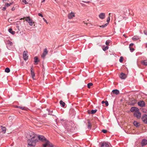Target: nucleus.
Instances as JSON below:
<instances>
[{"mask_svg":"<svg viewBox=\"0 0 147 147\" xmlns=\"http://www.w3.org/2000/svg\"><path fill=\"white\" fill-rule=\"evenodd\" d=\"M27 137L31 138L27 141L28 147H35L36 143L38 142L39 140L44 142L48 141L43 136L38 135L34 133L29 135Z\"/></svg>","mask_w":147,"mask_h":147,"instance_id":"nucleus-1","label":"nucleus"},{"mask_svg":"<svg viewBox=\"0 0 147 147\" xmlns=\"http://www.w3.org/2000/svg\"><path fill=\"white\" fill-rule=\"evenodd\" d=\"M23 19L28 22L30 26H32L33 24L34 23V22L32 21V20L30 18V16L24 17Z\"/></svg>","mask_w":147,"mask_h":147,"instance_id":"nucleus-2","label":"nucleus"},{"mask_svg":"<svg viewBox=\"0 0 147 147\" xmlns=\"http://www.w3.org/2000/svg\"><path fill=\"white\" fill-rule=\"evenodd\" d=\"M142 119L144 123L147 124V115H143L142 116Z\"/></svg>","mask_w":147,"mask_h":147,"instance_id":"nucleus-3","label":"nucleus"},{"mask_svg":"<svg viewBox=\"0 0 147 147\" xmlns=\"http://www.w3.org/2000/svg\"><path fill=\"white\" fill-rule=\"evenodd\" d=\"M45 144H43V146L44 147H46V146H48L49 147H53L52 144L49 141H47Z\"/></svg>","mask_w":147,"mask_h":147,"instance_id":"nucleus-4","label":"nucleus"},{"mask_svg":"<svg viewBox=\"0 0 147 147\" xmlns=\"http://www.w3.org/2000/svg\"><path fill=\"white\" fill-rule=\"evenodd\" d=\"M130 111L132 112H135V113L138 112L140 111L139 109L138 108L135 107H132L130 109Z\"/></svg>","mask_w":147,"mask_h":147,"instance_id":"nucleus-5","label":"nucleus"},{"mask_svg":"<svg viewBox=\"0 0 147 147\" xmlns=\"http://www.w3.org/2000/svg\"><path fill=\"white\" fill-rule=\"evenodd\" d=\"M134 116L136 117L138 119H139L141 118V114L140 112V111L136 113H134Z\"/></svg>","mask_w":147,"mask_h":147,"instance_id":"nucleus-6","label":"nucleus"},{"mask_svg":"<svg viewBox=\"0 0 147 147\" xmlns=\"http://www.w3.org/2000/svg\"><path fill=\"white\" fill-rule=\"evenodd\" d=\"M48 51L46 48L45 49H44L43 52L41 55V57L43 59H44L45 56L47 54Z\"/></svg>","mask_w":147,"mask_h":147,"instance_id":"nucleus-7","label":"nucleus"},{"mask_svg":"<svg viewBox=\"0 0 147 147\" xmlns=\"http://www.w3.org/2000/svg\"><path fill=\"white\" fill-rule=\"evenodd\" d=\"M27 51H24L23 53V56L24 59L25 60H26L28 59V55L27 54Z\"/></svg>","mask_w":147,"mask_h":147,"instance_id":"nucleus-8","label":"nucleus"},{"mask_svg":"<svg viewBox=\"0 0 147 147\" xmlns=\"http://www.w3.org/2000/svg\"><path fill=\"white\" fill-rule=\"evenodd\" d=\"M5 43L6 45V46L8 49L10 48V47L11 46H12L13 45L12 42L9 41L8 40L5 42Z\"/></svg>","mask_w":147,"mask_h":147,"instance_id":"nucleus-9","label":"nucleus"},{"mask_svg":"<svg viewBox=\"0 0 147 147\" xmlns=\"http://www.w3.org/2000/svg\"><path fill=\"white\" fill-rule=\"evenodd\" d=\"M138 105L141 107H144L145 106V102L143 100L140 101L138 103Z\"/></svg>","mask_w":147,"mask_h":147,"instance_id":"nucleus-10","label":"nucleus"},{"mask_svg":"<svg viewBox=\"0 0 147 147\" xmlns=\"http://www.w3.org/2000/svg\"><path fill=\"white\" fill-rule=\"evenodd\" d=\"M75 16L74 13L72 12H71V13H69L68 15V18L69 19H72Z\"/></svg>","mask_w":147,"mask_h":147,"instance_id":"nucleus-11","label":"nucleus"},{"mask_svg":"<svg viewBox=\"0 0 147 147\" xmlns=\"http://www.w3.org/2000/svg\"><path fill=\"white\" fill-rule=\"evenodd\" d=\"M141 146L143 147L147 144V140L145 139L142 140L141 143Z\"/></svg>","mask_w":147,"mask_h":147,"instance_id":"nucleus-12","label":"nucleus"},{"mask_svg":"<svg viewBox=\"0 0 147 147\" xmlns=\"http://www.w3.org/2000/svg\"><path fill=\"white\" fill-rule=\"evenodd\" d=\"M119 77L121 79H124L126 78V75L125 74L121 73Z\"/></svg>","mask_w":147,"mask_h":147,"instance_id":"nucleus-13","label":"nucleus"},{"mask_svg":"<svg viewBox=\"0 0 147 147\" xmlns=\"http://www.w3.org/2000/svg\"><path fill=\"white\" fill-rule=\"evenodd\" d=\"M101 147H109V144L104 142L101 144Z\"/></svg>","mask_w":147,"mask_h":147,"instance_id":"nucleus-14","label":"nucleus"},{"mask_svg":"<svg viewBox=\"0 0 147 147\" xmlns=\"http://www.w3.org/2000/svg\"><path fill=\"white\" fill-rule=\"evenodd\" d=\"M99 17L100 18L102 19H104L105 17V14L104 13H101L99 14Z\"/></svg>","mask_w":147,"mask_h":147,"instance_id":"nucleus-15","label":"nucleus"},{"mask_svg":"<svg viewBox=\"0 0 147 147\" xmlns=\"http://www.w3.org/2000/svg\"><path fill=\"white\" fill-rule=\"evenodd\" d=\"M31 72V75L32 78V79L33 80H34V77H35V74L34 73V71L33 70L32 67H31L30 69Z\"/></svg>","mask_w":147,"mask_h":147,"instance_id":"nucleus-16","label":"nucleus"},{"mask_svg":"<svg viewBox=\"0 0 147 147\" xmlns=\"http://www.w3.org/2000/svg\"><path fill=\"white\" fill-rule=\"evenodd\" d=\"M112 92L114 94L118 95L119 93V90L115 89L113 90L112 91Z\"/></svg>","mask_w":147,"mask_h":147,"instance_id":"nucleus-17","label":"nucleus"},{"mask_svg":"<svg viewBox=\"0 0 147 147\" xmlns=\"http://www.w3.org/2000/svg\"><path fill=\"white\" fill-rule=\"evenodd\" d=\"M133 124L134 126L136 127H138L140 125L139 123L136 121H134Z\"/></svg>","mask_w":147,"mask_h":147,"instance_id":"nucleus-18","label":"nucleus"},{"mask_svg":"<svg viewBox=\"0 0 147 147\" xmlns=\"http://www.w3.org/2000/svg\"><path fill=\"white\" fill-rule=\"evenodd\" d=\"M141 63L145 66L147 65V60H143L141 61Z\"/></svg>","mask_w":147,"mask_h":147,"instance_id":"nucleus-19","label":"nucleus"},{"mask_svg":"<svg viewBox=\"0 0 147 147\" xmlns=\"http://www.w3.org/2000/svg\"><path fill=\"white\" fill-rule=\"evenodd\" d=\"M139 38V37L137 36H134L132 38V39L133 40H138Z\"/></svg>","mask_w":147,"mask_h":147,"instance_id":"nucleus-20","label":"nucleus"},{"mask_svg":"<svg viewBox=\"0 0 147 147\" xmlns=\"http://www.w3.org/2000/svg\"><path fill=\"white\" fill-rule=\"evenodd\" d=\"M8 31L9 32L11 33V34L13 35L15 34V31H13L12 29L11 28H9L8 29Z\"/></svg>","mask_w":147,"mask_h":147,"instance_id":"nucleus-21","label":"nucleus"},{"mask_svg":"<svg viewBox=\"0 0 147 147\" xmlns=\"http://www.w3.org/2000/svg\"><path fill=\"white\" fill-rule=\"evenodd\" d=\"M1 128L2 132H3V133H5L6 131V128L5 127H3L2 126H1Z\"/></svg>","mask_w":147,"mask_h":147,"instance_id":"nucleus-22","label":"nucleus"},{"mask_svg":"<svg viewBox=\"0 0 147 147\" xmlns=\"http://www.w3.org/2000/svg\"><path fill=\"white\" fill-rule=\"evenodd\" d=\"M34 62L35 63H37L38 62H39V60H38V57H34ZM37 63H35V65H37Z\"/></svg>","mask_w":147,"mask_h":147,"instance_id":"nucleus-23","label":"nucleus"},{"mask_svg":"<svg viewBox=\"0 0 147 147\" xmlns=\"http://www.w3.org/2000/svg\"><path fill=\"white\" fill-rule=\"evenodd\" d=\"M16 108H20L22 110H25L26 109V107H24L20 106H16Z\"/></svg>","mask_w":147,"mask_h":147,"instance_id":"nucleus-24","label":"nucleus"},{"mask_svg":"<svg viewBox=\"0 0 147 147\" xmlns=\"http://www.w3.org/2000/svg\"><path fill=\"white\" fill-rule=\"evenodd\" d=\"M88 128H89L90 129L92 126V124L89 121H88Z\"/></svg>","mask_w":147,"mask_h":147,"instance_id":"nucleus-25","label":"nucleus"},{"mask_svg":"<svg viewBox=\"0 0 147 147\" xmlns=\"http://www.w3.org/2000/svg\"><path fill=\"white\" fill-rule=\"evenodd\" d=\"M60 103L61 105H62V107H63L65 106V103L64 102H63L62 100L60 101Z\"/></svg>","mask_w":147,"mask_h":147,"instance_id":"nucleus-26","label":"nucleus"},{"mask_svg":"<svg viewBox=\"0 0 147 147\" xmlns=\"http://www.w3.org/2000/svg\"><path fill=\"white\" fill-rule=\"evenodd\" d=\"M93 85V84L91 83H90L88 84H87V87L88 88H90V87L92 86Z\"/></svg>","mask_w":147,"mask_h":147,"instance_id":"nucleus-27","label":"nucleus"},{"mask_svg":"<svg viewBox=\"0 0 147 147\" xmlns=\"http://www.w3.org/2000/svg\"><path fill=\"white\" fill-rule=\"evenodd\" d=\"M5 71L7 73H9L10 71L8 67H7L5 69Z\"/></svg>","mask_w":147,"mask_h":147,"instance_id":"nucleus-28","label":"nucleus"},{"mask_svg":"<svg viewBox=\"0 0 147 147\" xmlns=\"http://www.w3.org/2000/svg\"><path fill=\"white\" fill-rule=\"evenodd\" d=\"M109 48V47L108 46H106L105 47H104L102 49L104 51H105L106 50H107Z\"/></svg>","mask_w":147,"mask_h":147,"instance_id":"nucleus-29","label":"nucleus"},{"mask_svg":"<svg viewBox=\"0 0 147 147\" xmlns=\"http://www.w3.org/2000/svg\"><path fill=\"white\" fill-rule=\"evenodd\" d=\"M12 3H6L5 4V5L6 7H8L10 6L12 4Z\"/></svg>","mask_w":147,"mask_h":147,"instance_id":"nucleus-30","label":"nucleus"},{"mask_svg":"<svg viewBox=\"0 0 147 147\" xmlns=\"http://www.w3.org/2000/svg\"><path fill=\"white\" fill-rule=\"evenodd\" d=\"M111 42V41L110 40H108L106 41L105 44L107 45H109V44Z\"/></svg>","mask_w":147,"mask_h":147,"instance_id":"nucleus-31","label":"nucleus"},{"mask_svg":"<svg viewBox=\"0 0 147 147\" xmlns=\"http://www.w3.org/2000/svg\"><path fill=\"white\" fill-rule=\"evenodd\" d=\"M108 24V23L106 24L103 25H102L101 26H100L99 27L101 28H104L106 26H107Z\"/></svg>","mask_w":147,"mask_h":147,"instance_id":"nucleus-32","label":"nucleus"},{"mask_svg":"<svg viewBox=\"0 0 147 147\" xmlns=\"http://www.w3.org/2000/svg\"><path fill=\"white\" fill-rule=\"evenodd\" d=\"M97 111V110L96 109L94 110H92L91 111V113H92V114H94Z\"/></svg>","mask_w":147,"mask_h":147,"instance_id":"nucleus-33","label":"nucleus"},{"mask_svg":"<svg viewBox=\"0 0 147 147\" xmlns=\"http://www.w3.org/2000/svg\"><path fill=\"white\" fill-rule=\"evenodd\" d=\"M123 57L122 56L121 57L119 60V62L121 63L123 61Z\"/></svg>","mask_w":147,"mask_h":147,"instance_id":"nucleus-34","label":"nucleus"},{"mask_svg":"<svg viewBox=\"0 0 147 147\" xmlns=\"http://www.w3.org/2000/svg\"><path fill=\"white\" fill-rule=\"evenodd\" d=\"M130 50L131 52H132L134 50V49L133 48H131V47H129Z\"/></svg>","mask_w":147,"mask_h":147,"instance_id":"nucleus-35","label":"nucleus"},{"mask_svg":"<svg viewBox=\"0 0 147 147\" xmlns=\"http://www.w3.org/2000/svg\"><path fill=\"white\" fill-rule=\"evenodd\" d=\"M22 1L23 3H24L25 4H26L28 3L26 1V0H22Z\"/></svg>","mask_w":147,"mask_h":147,"instance_id":"nucleus-36","label":"nucleus"},{"mask_svg":"<svg viewBox=\"0 0 147 147\" xmlns=\"http://www.w3.org/2000/svg\"><path fill=\"white\" fill-rule=\"evenodd\" d=\"M105 105L106 106H108L109 105L108 102V101L107 100H106L105 101Z\"/></svg>","mask_w":147,"mask_h":147,"instance_id":"nucleus-37","label":"nucleus"},{"mask_svg":"<svg viewBox=\"0 0 147 147\" xmlns=\"http://www.w3.org/2000/svg\"><path fill=\"white\" fill-rule=\"evenodd\" d=\"M102 131L104 133H106L107 132V130L105 129H103Z\"/></svg>","mask_w":147,"mask_h":147,"instance_id":"nucleus-38","label":"nucleus"},{"mask_svg":"<svg viewBox=\"0 0 147 147\" xmlns=\"http://www.w3.org/2000/svg\"><path fill=\"white\" fill-rule=\"evenodd\" d=\"M110 17H108V18H107V22H108V23L110 21Z\"/></svg>","mask_w":147,"mask_h":147,"instance_id":"nucleus-39","label":"nucleus"},{"mask_svg":"<svg viewBox=\"0 0 147 147\" xmlns=\"http://www.w3.org/2000/svg\"><path fill=\"white\" fill-rule=\"evenodd\" d=\"M43 20L47 24L48 23V22L47 21V20L44 18H43Z\"/></svg>","mask_w":147,"mask_h":147,"instance_id":"nucleus-40","label":"nucleus"},{"mask_svg":"<svg viewBox=\"0 0 147 147\" xmlns=\"http://www.w3.org/2000/svg\"><path fill=\"white\" fill-rule=\"evenodd\" d=\"M38 15L39 16L41 17H43V15L41 13H38Z\"/></svg>","mask_w":147,"mask_h":147,"instance_id":"nucleus-41","label":"nucleus"},{"mask_svg":"<svg viewBox=\"0 0 147 147\" xmlns=\"http://www.w3.org/2000/svg\"><path fill=\"white\" fill-rule=\"evenodd\" d=\"M144 33L145 35H147V31L144 30Z\"/></svg>","mask_w":147,"mask_h":147,"instance_id":"nucleus-42","label":"nucleus"},{"mask_svg":"<svg viewBox=\"0 0 147 147\" xmlns=\"http://www.w3.org/2000/svg\"><path fill=\"white\" fill-rule=\"evenodd\" d=\"M2 9V10L3 11H5L6 9V7H3V8Z\"/></svg>","mask_w":147,"mask_h":147,"instance_id":"nucleus-43","label":"nucleus"},{"mask_svg":"<svg viewBox=\"0 0 147 147\" xmlns=\"http://www.w3.org/2000/svg\"><path fill=\"white\" fill-rule=\"evenodd\" d=\"M134 45V44L133 43H131L130 44V45H129V47H131L132 46H133Z\"/></svg>","mask_w":147,"mask_h":147,"instance_id":"nucleus-44","label":"nucleus"},{"mask_svg":"<svg viewBox=\"0 0 147 147\" xmlns=\"http://www.w3.org/2000/svg\"><path fill=\"white\" fill-rule=\"evenodd\" d=\"M15 8L14 7H12V8L11 9V10L12 11H14V10H15Z\"/></svg>","mask_w":147,"mask_h":147,"instance_id":"nucleus-45","label":"nucleus"},{"mask_svg":"<svg viewBox=\"0 0 147 147\" xmlns=\"http://www.w3.org/2000/svg\"><path fill=\"white\" fill-rule=\"evenodd\" d=\"M104 103H105V101H103H103H102V104H104Z\"/></svg>","mask_w":147,"mask_h":147,"instance_id":"nucleus-46","label":"nucleus"},{"mask_svg":"<svg viewBox=\"0 0 147 147\" xmlns=\"http://www.w3.org/2000/svg\"><path fill=\"white\" fill-rule=\"evenodd\" d=\"M145 47L146 48H147V43H146L145 45Z\"/></svg>","mask_w":147,"mask_h":147,"instance_id":"nucleus-47","label":"nucleus"},{"mask_svg":"<svg viewBox=\"0 0 147 147\" xmlns=\"http://www.w3.org/2000/svg\"><path fill=\"white\" fill-rule=\"evenodd\" d=\"M111 14V13H109V17H109L110 18V15Z\"/></svg>","mask_w":147,"mask_h":147,"instance_id":"nucleus-48","label":"nucleus"},{"mask_svg":"<svg viewBox=\"0 0 147 147\" xmlns=\"http://www.w3.org/2000/svg\"><path fill=\"white\" fill-rule=\"evenodd\" d=\"M123 36H124L125 37V38H126V37H127L125 36V34H124V35H123Z\"/></svg>","mask_w":147,"mask_h":147,"instance_id":"nucleus-49","label":"nucleus"},{"mask_svg":"<svg viewBox=\"0 0 147 147\" xmlns=\"http://www.w3.org/2000/svg\"><path fill=\"white\" fill-rule=\"evenodd\" d=\"M7 0H3V2H5V1H7Z\"/></svg>","mask_w":147,"mask_h":147,"instance_id":"nucleus-50","label":"nucleus"},{"mask_svg":"<svg viewBox=\"0 0 147 147\" xmlns=\"http://www.w3.org/2000/svg\"><path fill=\"white\" fill-rule=\"evenodd\" d=\"M84 24H86V25H87V23H85Z\"/></svg>","mask_w":147,"mask_h":147,"instance_id":"nucleus-51","label":"nucleus"},{"mask_svg":"<svg viewBox=\"0 0 147 147\" xmlns=\"http://www.w3.org/2000/svg\"><path fill=\"white\" fill-rule=\"evenodd\" d=\"M45 0H43V1H44Z\"/></svg>","mask_w":147,"mask_h":147,"instance_id":"nucleus-52","label":"nucleus"}]
</instances>
